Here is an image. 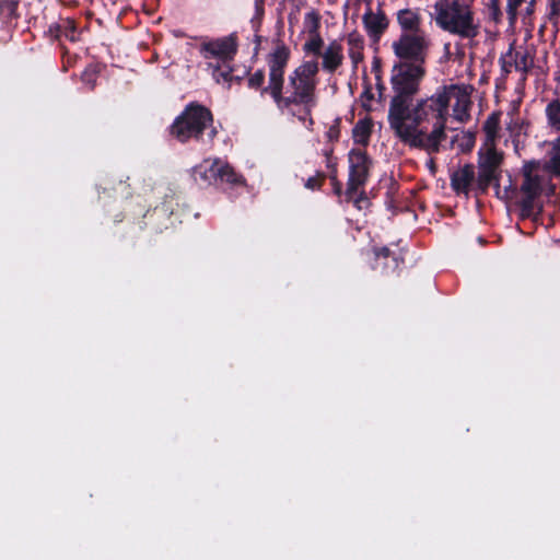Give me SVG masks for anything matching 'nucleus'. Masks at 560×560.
<instances>
[{"mask_svg": "<svg viewBox=\"0 0 560 560\" xmlns=\"http://www.w3.org/2000/svg\"><path fill=\"white\" fill-rule=\"evenodd\" d=\"M374 269H381L382 272L396 271L404 259L392 252L388 247H374L373 248Z\"/></svg>", "mask_w": 560, "mask_h": 560, "instance_id": "obj_12", "label": "nucleus"}, {"mask_svg": "<svg viewBox=\"0 0 560 560\" xmlns=\"http://www.w3.org/2000/svg\"><path fill=\"white\" fill-rule=\"evenodd\" d=\"M374 98V94L372 92V85L369 82H364V90L361 94L362 107L366 110H372L370 102Z\"/></svg>", "mask_w": 560, "mask_h": 560, "instance_id": "obj_35", "label": "nucleus"}, {"mask_svg": "<svg viewBox=\"0 0 560 560\" xmlns=\"http://www.w3.org/2000/svg\"><path fill=\"white\" fill-rule=\"evenodd\" d=\"M540 168V162L536 160L526 161L522 167L523 183L521 191L524 194L520 202L521 214L528 218L534 211V202L542 192V177L536 172Z\"/></svg>", "mask_w": 560, "mask_h": 560, "instance_id": "obj_7", "label": "nucleus"}, {"mask_svg": "<svg viewBox=\"0 0 560 560\" xmlns=\"http://www.w3.org/2000/svg\"><path fill=\"white\" fill-rule=\"evenodd\" d=\"M536 2H529V5L527 8V13H532L535 10Z\"/></svg>", "mask_w": 560, "mask_h": 560, "instance_id": "obj_49", "label": "nucleus"}, {"mask_svg": "<svg viewBox=\"0 0 560 560\" xmlns=\"http://www.w3.org/2000/svg\"><path fill=\"white\" fill-rule=\"evenodd\" d=\"M522 3L523 2H508V14L511 21L516 18V12Z\"/></svg>", "mask_w": 560, "mask_h": 560, "instance_id": "obj_41", "label": "nucleus"}, {"mask_svg": "<svg viewBox=\"0 0 560 560\" xmlns=\"http://www.w3.org/2000/svg\"><path fill=\"white\" fill-rule=\"evenodd\" d=\"M424 68L421 65L400 61L394 65L390 84L394 95L389 102L387 120L388 125H401L407 106L411 105L415 95L420 90V83L424 77Z\"/></svg>", "mask_w": 560, "mask_h": 560, "instance_id": "obj_4", "label": "nucleus"}, {"mask_svg": "<svg viewBox=\"0 0 560 560\" xmlns=\"http://www.w3.org/2000/svg\"><path fill=\"white\" fill-rule=\"evenodd\" d=\"M475 142H476L475 135L470 131H467V132L463 133V136L460 138V142H459V147L463 152H469L475 147Z\"/></svg>", "mask_w": 560, "mask_h": 560, "instance_id": "obj_34", "label": "nucleus"}, {"mask_svg": "<svg viewBox=\"0 0 560 560\" xmlns=\"http://www.w3.org/2000/svg\"><path fill=\"white\" fill-rule=\"evenodd\" d=\"M218 175V185L229 184L232 186H243L245 185V178L243 175L235 172L233 166H231L228 162L219 159V164L217 168Z\"/></svg>", "mask_w": 560, "mask_h": 560, "instance_id": "obj_20", "label": "nucleus"}, {"mask_svg": "<svg viewBox=\"0 0 560 560\" xmlns=\"http://www.w3.org/2000/svg\"><path fill=\"white\" fill-rule=\"evenodd\" d=\"M326 166L329 170V179L334 186V191L339 196L341 194V183L337 178V162L329 159Z\"/></svg>", "mask_w": 560, "mask_h": 560, "instance_id": "obj_32", "label": "nucleus"}, {"mask_svg": "<svg viewBox=\"0 0 560 560\" xmlns=\"http://www.w3.org/2000/svg\"><path fill=\"white\" fill-rule=\"evenodd\" d=\"M340 125H341V118L337 117L335 118L332 125L329 127L328 131L326 132V137L329 141H338L340 138Z\"/></svg>", "mask_w": 560, "mask_h": 560, "instance_id": "obj_37", "label": "nucleus"}, {"mask_svg": "<svg viewBox=\"0 0 560 560\" xmlns=\"http://www.w3.org/2000/svg\"><path fill=\"white\" fill-rule=\"evenodd\" d=\"M375 80H376V90L378 92V98L381 101L383 98L386 86L382 80V75H376Z\"/></svg>", "mask_w": 560, "mask_h": 560, "instance_id": "obj_44", "label": "nucleus"}, {"mask_svg": "<svg viewBox=\"0 0 560 560\" xmlns=\"http://www.w3.org/2000/svg\"><path fill=\"white\" fill-rule=\"evenodd\" d=\"M499 3H500V2H497V1L491 2V4H492V7H493V8H498V4H499Z\"/></svg>", "mask_w": 560, "mask_h": 560, "instance_id": "obj_51", "label": "nucleus"}, {"mask_svg": "<svg viewBox=\"0 0 560 560\" xmlns=\"http://www.w3.org/2000/svg\"><path fill=\"white\" fill-rule=\"evenodd\" d=\"M362 202L369 203V198L366 197L365 192L362 191L355 199L354 205L358 209L362 208Z\"/></svg>", "mask_w": 560, "mask_h": 560, "instance_id": "obj_45", "label": "nucleus"}, {"mask_svg": "<svg viewBox=\"0 0 560 560\" xmlns=\"http://www.w3.org/2000/svg\"><path fill=\"white\" fill-rule=\"evenodd\" d=\"M502 162L503 153L497 150L494 143L488 145L485 151L480 149L478 152V166H482L494 172H501L500 166Z\"/></svg>", "mask_w": 560, "mask_h": 560, "instance_id": "obj_19", "label": "nucleus"}, {"mask_svg": "<svg viewBox=\"0 0 560 560\" xmlns=\"http://www.w3.org/2000/svg\"><path fill=\"white\" fill-rule=\"evenodd\" d=\"M265 2H255V13L250 19V26L254 33H259L265 15Z\"/></svg>", "mask_w": 560, "mask_h": 560, "instance_id": "obj_31", "label": "nucleus"}, {"mask_svg": "<svg viewBox=\"0 0 560 560\" xmlns=\"http://www.w3.org/2000/svg\"><path fill=\"white\" fill-rule=\"evenodd\" d=\"M499 62L501 63L502 70L505 73H510L512 67H514L513 63V45L510 46L509 51L505 56H501L499 59Z\"/></svg>", "mask_w": 560, "mask_h": 560, "instance_id": "obj_36", "label": "nucleus"}, {"mask_svg": "<svg viewBox=\"0 0 560 560\" xmlns=\"http://www.w3.org/2000/svg\"><path fill=\"white\" fill-rule=\"evenodd\" d=\"M332 153H334L332 148L324 151V155L326 156V162L329 161V159H332L334 161H336V159L332 156Z\"/></svg>", "mask_w": 560, "mask_h": 560, "instance_id": "obj_47", "label": "nucleus"}, {"mask_svg": "<svg viewBox=\"0 0 560 560\" xmlns=\"http://www.w3.org/2000/svg\"><path fill=\"white\" fill-rule=\"evenodd\" d=\"M349 178L347 183L346 196L352 199L361 186H364L371 166V159L366 151L360 149L350 150L349 154Z\"/></svg>", "mask_w": 560, "mask_h": 560, "instance_id": "obj_8", "label": "nucleus"}, {"mask_svg": "<svg viewBox=\"0 0 560 560\" xmlns=\"http://www.w3.org/2000/svg\"><path fill=\"white\" fill-rule=\"evenodd\" d=\"M209 67L212 68V75L217 82H231L233 80L232 69L230 67H222L220 63H209Z\"/></svg>", "mask_w": 560, "mask_h": 560, "instance_id": "obj_30", "label": "nucleus"}, {"mask_svg": "<svg viewBox=\"0 0 560 560\" xmlns=\"http://www.w3.org/2000/svg\"><path fill=\"white\" fill-rule=\"evenodd\" d=\"M306 19L312 20V27L308 30V39L303 45L305 54H313L316 57L322 55V47L324 45L323 38L318 34L319 18L318 14L311 12L307 13Z\"/></svg>", "mask_w": 560, "mask_h": 560, "instance_id": "obj_15", "label": "nucleus"}, {"mask_svg": "<svg viewBox=\"0 0 560 560\" xmlns=\"http://www.w3.org/2000/svg\"><path fill=\"white\" fill-rule=\"evenodd\" d=\"M92 4H96V8L93 12L89 11L88 16L91 18L95 13H98L100 16L96 18L98 24H103L106 20H112L113 10L117 13L115 20L117 22L121 21L122 15L127 14L128 8L116 9L117 2H91Z\"/></svg>", "mask_w": 560, "mask_h": 560, "instance_id": "obj_18", "label": "nucleus"}, {"mask_svg": "<svg viewBox=\"0 0 560 560\" xmlns=\"http://www.w3.org/2000/svg\"><path fill=\"white\" fill-rule=\"evenodd\" d=\"M261 42H262V36H260L258 33H255L254 34V43H255L254 52H255V55L258 54V51L260 49Z\"/></svg>", "mask_w": 560, "mask_h": 560, "instance_id": "obj_46", "label": "nucleus"}, {"mask_svg": "<svg viewBox=\"0 0 560 560\" xmlns=\"http://www.w3.org/2000/svg\"><path fill=\"white\" fill-rule=\"evenodd\" d=\"M469 104H471V102ZM469 107H470V105H468V107L466 109L464 103H460L458 106L456 103L454 106V112H455L456 118L460 121L468 119L469 118V114H468Z\"/></svg>", "mask_w": 560, "mask_h": 560, "instance_id": "obj_39", "label": "nucleus"}, {"mask_svg": "<svg viewBox=\"0 0 560 560\" xmlns=\"http://www.w3.org/2000/svg\"><path fill=\"white\" fill-rule=\"evenodd\" d=\"M427 42L422 34L404 33L399 39L393 43L395 55L402 60H411V63L421 65L425 59Z\"/></svg>", "mask_w": 560, "mask_h": 560, "instance_id": "obj_9", "label": "nucleus"}, {"mask_svg": "<svg viewBox=\"0 0 560 560\" xmlns=\"http://www.w3.org/2000/svg\"><path fill=\"white\" fill-rule=\"evenodd\" d=\"M213 122V114L210 108L194 101L188 103L174 119L168 127V133L180 143H188L192 140L211 147L218 136Z\"/></svg>", "mask_w": 560, "mask_h": 560, "instance_id": "obj_3", "label": "nucleus"}, {"mask_svg": "<svg viewBox=\"0 0 560 560\" xmlns=\"http://www.w3.org/2000/svg\"><path fill=\"white\" fill-rule=\"evenodd\" d=\"M451 188L457 195L469 197L472 184L475 182V166L470 163L465 164L451 174Z\"/></svg>", "mask_w": 560, "mask_h": 560, "instance_id": "obj_11", "label": "nucleus"}, {"mask_svg": "<svg viewBox=\"0 0 560 560\" xmlns=\"http://www.w3.org/2000/svg\"><path fill=\"white\" fill-rule=\"evenodd\" d=\"M139 7L143 9L148 14H152L156 10L158 2H138Z\"/></svg>", "mask_w": 560, "mask_h": 560, "instance_id": "obj_42", "label": "nucleus"}, {"mask_svg": "<svg viewBox=\"0 0 560 560\" xmlns=\"http://www.w3.org/2000/svg\"><path fill=\"white\" fill-rule=\"evenodd\" d=\"M513 63L516 71L527 75L534 66V57L526 49L524 51L513 50Z\"/></svg>", "mask_w": 560, "mask_h": 560, "instance_id": "obj_25", "label": "nucleus"}, {"mask_svg": "<svg viewBox=\"0 0 560 560\" xmlns=\"http://www.w3.org/2000/svg\"><path fill=\"white\" fill-rule=\"evenodd\" d=\"M457 98V106L470 100L465 86L458 84L441 85L429 97L419 98L407 106L401 125L390 124L394 135L406 145L429 154L439 153L441 143L446 139V125L450 117V104Z\"/></svg>", "mask_w": 560, "mask_h": 560, "instance_id": "obj_1", "label": "nucleus"}, {"mask_svg": "<svg viewBox=\"0 0 560 560\" xmlns=\"http://www.w3.org/2000/svg\"><path fill=\"white\" fill-rule=\"evenodd\" d=\"M312 114H313V113H311L308 116H306L305 121H302L303 124L307 122V128H308V129H311V128H312V126L314 125V119H313V117H312Z\"/></svg>", "mask_w": 560, "mask_h": 560, "instance_id": "obj_48", "label": "nucleus"}, {"mask_svg": "<svg viewBox=\"0 0 560 560\" xmlns=\"http://www.w3.org/2000/svg\"><path fill=\"white\" fill-rule=\"evenodd\" d=\"M397 21L404 31L410 32L409 34H420L421 18L417 11L410 9L399 10Z\"/></svg>", "mask_w": 560, "mask_h": 560, "instance_id": "obj_21", "label": "nucleus"}, {"mask_svg": "<svg viewBox=\"0 0 560 560\" xmlns=\"http://www.w3.org/2000/svg\"><path fill=\"white\" fill-rule=\"evenodd\" d=\"M430 167H434V161L431 160V164H430Z\"/></svg>", "mask_w": 560, "mask_h": 560, "instance_id": "obj_53", "label": "nucleus"}, {"mask_svg": "<svg viewBox=\"0 0 560 560\" xmlns=\"http://www.w3.org/2000/svg\"><path fill=\"white\" fill-rule=\"evenodd\" d=\"M430 167H434V161L431 160V164H430Z\"/></svg>", "mask_w": 560, "mask_h": 560, "instance_id": "obj_52", "label": "nucleus"}, {"mask_svg": "<svg viewBox=\"0 0 560 560\" xmlns=\"http://www.w3.org/2000/svg\"><path fill=\"white\" fill-rule=\"evenodd\" d=\"M548 19L555 26H558L560 19V2H550Z\"/></svg>", "mask_w": 560, "mask_h": 560, "instance_id": "obj_38", "label": "nucleus"}, {"mask_svg": "<svg viewBox=\"0 0 560 560\" xmlns=\"http://www.w3.org/2000/svg\"><path fill=\"white\" fill-rule=\"evenodd\" d=\"M546 167L553 175L560 177V137L552 142Z\"/></svg>", "mask_w": 560, "mask_h": 560, "instance_id": "obj_29", "label": "nucleus"}, {"mask_svg": "<svg viewBox=\"0 0 560 560\" xmlns=\"http://www.w3.org/2000/svg\"><path fill=\"white\" fill-rule=\"evenodd\" d=\"M219 158L206 159L192 168V176L196 183L201 185H218L217 168Z\"/></svg>", "mask_w": 560, "mask_h": 560, "instance_id": "obj_13", "label": "nucleus"}, {"mask_svg": "<svg viewBox=\"0 0 560 560\" xmlns=\"http://www.w3.org/2000/svg\"><path fill=\"white\" fill-rule=\"evenodd\" d=\"M500 113H492L488 116L483 124V131L486 132L487 143H494L500 129Z\"/></svg>", "mask_w": 560, "mask_h": 560, "instance_id": "obj_27", "label": "nucleus"}, {"mask_svg": "<svg viewBox=\"0 0 560 560\" xmlns=\"http://www.w3.org/2000/svg\"><path fill=\"white\" fill-rule=\"evenodd\" d=\"M348 54L354 66L363 60L364 38L358 32H352L348 35Z\"/></svg>", "mask_w": 560, "mask_h": 560, "instance_id": "obj_22", "label": "nucleus"}, {"mask_svg": "<svg viewBox=\"0 0 560 560\" xmlns=\"http://www.w3.org/2000/svg\"><path fill=\"white\" fill-rule=\"evenodd\" d=\"M548 125L560 132V98L557 97L549 102L545 109Z\"/></svg>", "mask_w": 560, "mask_h": 560, "instance_id": "obj_26", "label": "nucleus"}, {"mask_svg": "<svg viewBox=\"0 0 560 560\" xmlns=\"http://www.w3.org/2000/svg\"><path fill=\"white\" fill-rule=\"evenodd\" d=\"M237 47V36L233 33L229 36L203 42L199 47V52L205 59L215 58L225 63L234 59Z\"/></svg>", "mask_w": 560, "mask_h": 560, "instance_id": "obj_10", "label": "nucleus"}, {"mask_svg": "<svg viewBox=\"0 0 560 560\" xmlns=\"http://www.w3.org/2000/svg\"><path fill=\"white\" fill-rule=\"evenodd\" d=\"M75 32V24L72 20H65L62 24H54L49 26V33L57 39L61 36L73 39V33Z\"/></svg>", "mask_w": 560, "mask_h": 560, "instance_id": "obj_28", "label": "nucleus"}, {"mask_svg": "<svg viewBox=\"0 0 560 560\" xmlns=\"http://www.w3.org/2000/svg\"><path fill=\"white\" fill-rule=\"evenodd\" d=\"M435 22L439 27L463 38H474L479 26L466 2H435Z\"/></svg>", "mask_w": 560, "mask_h": 560, "instance_id": "obj_5", "label": "nucleus"}, {"mask_svg": "<svg viewBox=\"0 0 560 560\" xmlns=\"http://www.w3.org/2000/svg\"><path fill=\"white\" fill-rule=\"evenodd\" d=\"M372 72L376 75H382V60L378 57H374L372 61Z\"/></svg>", "mask_w": 560, "mask_h": 560, "instance_id": "obj_43", "label": "nucleus"}, {"mask_svg": "<svg viewBox=\"0 0 560 560\" xmlns=\"http://www.w3.org/2000/svg\"><path fill=\"white\" fill-rule=\"evenodd\" d=\"M500 178L501 172H494L492 170L485 168L482 166H478V176L475 177L476 185L474 187L475 195H486L489 190V187L492 185L497 191V195L500 190Z\"/></svg>", "mask_w": 560, "mask_h": 560, "instance_id": "obj_14", "label": "nucleus"}, {"mask_svg": "<svg viewBox=\"0 0 560 560\" xmlns=\"http://www.w3.org/2000/svg\"><path fill=\"white\" fill-rule=\"evenodd\" d=\"M373 121L370 117L359 119L352 129V137L355 143L368 145L372 135Z\"/></svg>", "mask_w": 560, "mask_h": 560, "instance_id": "obj_23", "label": "nucleus"}, {"mask_svg": "<svg viewBox=\"0 0 560 560\" xmlns=\"http://www.w3.org/2000/svg\"><path fill=\"white\" fill-rule=\"evenodd\" d=\"M363 23L370 36L376 39L385 32L388 26L387 19L383 12L373 13L369 8L363 15Z\"/></svg>", "mask_w": 560, "mask_h": 560, "instance_id": "obj_16", "label": "nucleus"}, {"mask_svg": "<svg viewBox=\"0 0 560 560\" xmlns=\"http://www.w3.org/2000/svg\"><path fill=\"white\" fill-rule=\"evenodd\" d=\"M326 178V174L324 172L318 171L315 176H311L306 179L304 186L311 190H318L322 188Z\"/></svg>", "mask_w": 560, "mask_h": 560, "instance_id": "obj_33", "label": "nucleus"}, {"mask_svg": "<svg viewBox=\"0 0 560 560\" xmlns=\"http://www.w3.org/2000/svg\"><path fill=\"white\" fill-rule=\"evenodd\" d=\"M112 189L121 197L128 198L131 195L129 191V185L122 180H118L117 185L113 186Z\"/></svg>", "mask_w": 560, "mask_h": 560, "instance_id": "obj_40", "label": "nucleus"}, {"mask_svg": "<svg viewBox=\"0 0 560 560\" xmlns=\"http://www.w3.org/2000/svg\"><path fill=\"white\" fill-rule=\"evenodd\" d=\"M291 57L290 48L281 40L267 55L269 97L281 112H288L305 121L318 104L317 85L319 65L316 59L303 61L288 75L285 70Z\"/></svg>", "mask_w": 560, "mask_h": 560, "instance_id": "obj_2", "label": "nucleus"}, {"mask_svg": "<svg viewBox=\"0 0 560 560\" xmlns=\"http://www.w3.org/2000/svg\"><path fill=\"white\" fill-rule=\"evenodd\" d=\"M349 4H350V2H349V1H346V2H345V9H346V10H348V9L350 8V5H349Z\"/></svg>", "mask_w": 560, "mask_h": 560, "instance_id": "obj_50", "label": "nucleus"}, {"mask_svg": "<svg viewBox=\"0 0 560 560\" xmlns=\"http://www.w3.org/2000/svg\"><path fill=\"white\" fill-rule=\"evenodd\" d=\"M320 56L323 57V69L329 73H334L343 61L342 46L337 42H332Z\"/></svg>", "mask_w": 560, "mask_h": 560, "instance_id": "obj_17", "label": "nucleus"}, {"mask_svg": "<svg viewBox=\"0 0 560 560\" xmlns=\"http://www.w3.org/2000/svg\"><path fill=\"white\" fill-rule=\"evenodd\" d=\"M247 88L254 91H259L260 96H269L268 83L266 84V72L264 69H257L253 73H248Z\"/></svg>", "mask_w": 560, "mask_h": 560, "instance_id": "obj_24", "label": "nucleus"}, {"mask_svg": "<svg viewBox=\"0 0 560 560\" xmlns=\"http://www.w3.org/2000/svg\"><path fill=\"white\" fill-rule=\"evenodd\" d=\"M178 206V200L174 194L165 195L160 205L144 213L142 220L143 228L154 234H160L175 228L185 218L184 209H175Z\"/></svg>", "mask_w": 560, "mask_h": 560, "instance_id": "obj_6", "label": "nucleus"}]
</instances>
